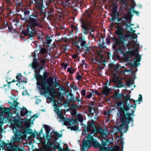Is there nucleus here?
I'll return each mask as SVG.
<instances>
[{
  "instance_id": "bf43d9fd",
  "label": "nucleus",
  "mask_w": 151,
  "mask_h": 151,
  "mask_svg": "<svg viewBox=\"0 0 151 151\" xmlns=\"http://www.w3.org/2000/svg\"><path fill=\"white\" fill-rule=\"evenodd\" d=\"M86 90L83 89V90L81 91V94L82 96H85L86 95Z\"/></svg>"
},
{
  "instance_id": "5701e85b",
  "label": "nucleus",
  "mask_w": 151,
  "mask_h": 151,
  "mask_svg": "<svg viewBox=\"0 0 151 151\" xmlns=\"http://www.w3.org/2000/svg\"><path fill=\"white\" fill-rule=\"evenodd\" d=\"M11 141L10 142V151H24L23 150L19 148L17 145L11 146L12 145Z\"/></svg>"
},
{
  "instance_id": "3c124183",
  "label": "nucleus",
  "mask_w": 151,
  "mask_h": 151,
  "mask_svg": "<svg viewBox=\"0 0 151 151\" xmlns=\"http://www.w3.org/2000/svg\"><path fill=\"white\" fill-rule=\"evenodd\" d=\"M140 64V63H137V62H134V63L132 64V67L135 68L137 67V65H139Z\"/></svg>"
},
{
  "instance_id": "dca6fc26",
  "label": "nucleus",
  "mask_w": 151,
  "mask_h": 151,
  "mask_svg": "<svg viewBox=\"0 0 151 151\" xmlns=\"http://www.w3.org/2000/svg\"><path fill=\"white\" fill-rule=\"evenodd\" d=\"M45 7L42 3H38L36 5L35 10L39 14H44Z\"/></svg>"
},
{
  "instance_id": "473e14b6",
  "label": "nucleus",
  "mask_w": 151,
  "mask_h": 151,
  "mask_svg": "<svg viewBox=\"0 0 151 151\" xmlns=\"http://www.w3.org/2000/svg\"><path fill=\"white\" fill-rule=\"evenodd\" d=\"M122 4V7L120 8V10H121V8L123 7L125 8V6L128 4L127 2V0H118Z\"/></svg>"
},
{
  "instance_id": "4c0bfd02",
  "label": "nucleus",
  "mask_w": 151,
  "mask_h": 151,
  "mask_svg": "<svg viewBox=\"0 0 151 151\" xmlns=\"http://www.w3.org/2000/svg\"><path fill=\"white\" fill-rule=\"evenodd\" d=\"M5 115L0 112V124H2L4 123L3 120L5 119Z\"/></svg>"
},
{
  "instance_id": "e433bc0d",
  "label": "nucleus",
  "mask_w": 151,
  "mask_h": 151,
  "mask_svg": "<svg viewBox=\"0 0 151 151\" xmlns=\"http://www.w3.org/2000/svg\"><path fill=\"white\" fill-rule=\"evenodd\" d=\"M123 19H124V20L126 19L125 17H119L117 18L116 20L117 21V22L118 23H119V22H122V24H124L125 23V21L124 20H123Z\"/></svg>"
},
{
  "instance_id": "a18cd8bd",
  "label": "nucleus",
  "mask_w": 151,
  "mask_h": 151,
  "mask_svg": "<svg viewBox=\"0 0 151 151\" xmlns=\"http://www.w3.org/2000/svg\"><path fill=\"white\" fill-rule=\"evenodd\" d=\"M93 107L91 106H89L88 108V110L89 112V114L90 115H93L94 113L93 112H92V111L93 109Z\"/></svg>"
},
{
  "instance_id": "393cba45",
  "label": "nucleus",
  "mask_w": 151,
  "mask_h": 151,
  "mask_svg": "<svg viewBox=\"0 0 151 151\" xmlns=\"http://www.w3.org/2000/svg\"><path fill=\"white\" fill-rule=\"evenodd\" d=\"M56 110H55V111L57 114L58 117L60 119V121H63L65 119L64 116L61 113L60 111L58 109L57 111H55Z\"/></svg>"
},
{
  "instance_id": "c85d7f7f",
  "label": "nucleus",
  "mask_w": 151,
  "mask_h": 151,
  "mask_svg": "<svg viewBox=\"0 0 151 151\" xmlns=\"http://www.w3.org/2000/svg\"><path fill=\"white\" fill-rule=\"evenodd\" d=\"M73 0H68L63 2V4L65 6L67 7H70L71 6V5L73 4Z\"/></svg>"
},
{
  "instance_id": "f3484780",
  "label": "nucleus",
  "mask_w": 151,
  "mask_h": 151,
  "mask_svg": "<svg viewBox=\"0 0 151 151\" xmlns=\"http://www.w3.org/2000/svg\"><path fill=\"white\" fill-rule=\"evenodd\" d=\"M0 112L3 114H6L7 117L6 118L9 122V108H2L0 106Z\"/></svg>"
},
{
  "instance_id": "4468645a",
  "label": "nucleus",
  "mask_w": 151,
  "mask_h": 151,
  "mask_svg": "<svg viewBox=\"0 0 151 151\" xmlns=\"http://www.w3.org/2000/svg\"><path fill=\"white\" fill-rule=\"evenodd\" d=\"M6 14L4 15V16L6 17V21H4V24L2 26V28L3 29H5L6 28L8 27V31H9V26L8 24V20H9V6L8 5V4H6Z\"/></svg>"
},
{
  "instance_id": "aec40b11",
  "label": "nucleus",
  "mask_w": 151,
  "mask_h": 151,
  "mask_svg": "<svg viewBox=\"0 0 151 151\" xmlns=\"http://www.w3.org/2000/svg\"><path fill=\"white\" fill-rule=\"evenodd\" d=\"M63 121L64 122V124L66 126L71 125V123L72 124H75L77 122L76 120L75 119L70 118L68 119H65L63 120Z\"/></svg>"
},
{
  "instance_id": "49530a36",
  "label": "nucleus",
  "mask_w": 151,
  "mask_h": 151,
  "mask_svg": "<svg viewBox=\"0 0 151 151\" xmlns=\"http://www.w3.org/2000/svg\"><path fill=\"white\" fill-rule=\"evenodd\" d=\"M100 150L101 151H112L110 150L108 147H105L101 148Z\"/></svg>"
},
{
  "instance_id": "72a5a7b5",
  "label": "nucleus",
  "mask_w": 151,
  "mask_h": 151,
  "mask_svg": "<svg viewBox=\"0 0 151 151\" xmlns=\"http://www.w3.org/2000/svg\"><path fill=\"white\" fill-rule=\"evenodd\" d=\"M48 141L46 145V147L48 150H52V147L53 146V143L49 141V140Z\"/></svg>"
},
{
  "instance_id": "cd10ccee",
  "label": "nucleus",
  "mask_w": 151,
  "mask_h": 151,
  "mask_svg": "<svg viewBox=\"0 0 151 151\" xmlns=\"http://www.w3.org/2000/svg\"><path fill=\"white\" fill-rule=\"evenodd\" d=\"M96 60L97 62H99L100 63L102 64L104 62L105 60L104 58L102 56H99L96 57Z\"/></svg>"
},
{
  "instance_id": "4be33fe9",
  "label": "nucleus",
  "mask_w": 151,
  "mask_h": 151,
  "mask_svg": "<svg viewBox=\"0 0 151 151\" xmlns=\"http://www.w3.org/2000/svg\"><path fill=\"white\" fill-rule=\"evenodd\" d=\"M30 13V11L29 9H26L24 11V17H21V20H24L25 22L27 21L29 19V17Z\"/></svg>"
},
{
  "instance_id": "0e129e2a",
  "label": "nucleus",
  "mask_w": 151,
  "mask_h": 151,
  "mask_svg": "<svg viewBox=\"0 0 151 151\" xmlns=\"http://www.w3.org/2000/svg\"><path fill=\"white\" fill-rule=\"evenodd\" d=\"M132 39H136L137 37V35L136 34H134L132 35Z\"/></svg>"
},
{
  "instance_id": "f03ea898",
  "label": "nucleus",
  "mask_w": 151,
  "mask_h": 151,
  "mask_svg": "<svg viewBox=\"0 0 151 151\" xmlns=\"http://www.w3.org/2000/svg\"><path fill=\"white\" fill-rule=\"evenodd\" d=\"M16 96L12 94L10 96V123H19L20 122L18 118L20 113L21 116H28V111L24 107L20 108L18 106L19 103L17 101Z\"/></svg>"
},
{
  "instance_id": "c9c22d12",
  "label": "nucleus",
  "mask_w": 151,
  "mask_h": 151,
  "mask_svg": "<svg viewBox=\"0 0 151 151\" xmlns=\"http://www.w3.org/2000/svg\"><path fill=\"white\" fill-rule=\"evenodd\" d=\"M141 56L139 54H137V55L135 58L133 59L134 62H140L141 61Z\"/></svg>"
},
{
  "instance_id": "de8ad7c7",
  "label": "nucleus",
  "mask_w": 151,
  "mask_h": 151,
  "mask_svg": "<svg viewBox=\"0 0 151 151\" xmlns=\"http://www.w3.org/2000/svg\"><path fill=\"white\" fill-rule=\"evenodd\" d=\"M53 86H54V88H55L58 86H60V85H59V83L58 82H57L56 81V79H55V81L53 83Z\"/></svg>"
},
{
  "instance_id": "20e7f679",
  "label": "nucleus",
  "mask_w": 151,
  "mask_h": 151,
  "mask_svg": "<svg viewBox=\"0 0 151 151\" xmlns=\"http://www.w3.org/2000/svg\"><path fill=\"white\" fill-rule=\"evenodd\" d=\"M92 13V11L86 10L83 14L85 17L81 18L80 19L81 24V27L84 35H88V31H90L89 34L92 37L94 36L93 34H92L95 31V30L93 28V26L92 24L93 22V18L91 16Z\"/></svg>"
},
{
  "instance_id": "412c9836",
  "label": "nucleus",
  "mask_w": 151,
  "mask_h": 151,
  "mask_svg": "<svg viewBox=\"0 0 151 151\" xmlns=\"http://www.w3.org/2000/svg\"><path fill=\"white\" fill-rule=\"evenodd\" d=\"M43 125L47 133L46 137V139L47 140H50L52 137L50 134H49L51 129L49 126L47 125Z\"/></svg>"
},
{
  "instance_id": "a211bd4d",
  "label": "nucleus",
  "mask_w": 151,
  "mask_h": 151,
  "mask_svg": "<svg viewBox=\"0 0 151 151\" xmlns=\"http://www.w3.org/2000/svg\"><path fill=\"white\" fill-rule=\"evenodd\" d=\"M96 127L95 125V122L93 120H91L88 121L87 122V126L84 129V131L87 132H88L89 129H91L90 128H94Z\"/></svg>"
},
{
  "instance_id": "69168bd1",
  "label": "nucleus",
  "mask_w": 151,
  "mask_h": 151,
  "mask_svg": "<svg viewBox=\"0 0 151 151\" xmlns=\"http://www.w3.org/2000/svg\"><path fill=\"white\" fill-rule=\"evenodd\" d=\"M106 42L108 45L110 44V41L109 38L107 37L106 38Z\"/></svg>"
},
{
  "instance_id": "8fccbe9b",
  "label": "nucleus",
  "mask_w": 151,
  "mask_h": 151,
  "mask_svg": "<svg viewBox=\"0 0 151 151\" xmlns=\"http://www.w3.org/2000/svg\"><path fill=\"white\" fill-rule=\"evenodd\" d=\"M58 145V147H57L56 148L58 150V151H63V149L64 148H63L61 147L60 146V143H57Z\"/></svg>"
},
{
  "instance_id": "864d4df0",
  "label": "nucleus",
  "mask_w": 151,
  "mask_h": 151,
  "mask_svg": "<svg viewBox=\"0 0 151 151\" xmlns=\"http://www.w3.org/2000/svg\"><path fill=\"white\" fill-rule=\"evenodd\" d=\"M87 93H89L87 95L86 97L88 99H90L92 96V93L90 92H87Z\"/></svg>"
},
{
  "instance_id": "f704fd0d",
  "label": "nucleus",
  "mask_w": 151,
  "mask_h": 151,
  "mask_svg": "<svg viewBox=\"0 0 151 151\" xmlns=\"http://www.w3.org/2000/svg\"><path fill=\"white\" fill-rule=\"evenodd\" d=\"M101 40V39L99 38V41H100V42L99 44V47L101 49L105 48L106 47V46H105V43L103 39L102 40L103 42L101 43L100 41Z\"/></svg>"
},
{
  "instance_id": "ea45409f",
  "label": "nucleus",
  "mask_w": 151,
  "mask_h": 151,
  "mask_svg": "<svg viewBox=\"0 0 151 151\" xmlns=\"http://www.w3.org/2000/svg\"><path fill=\"white\" fill-rule=\"evenodd\" d=\"M131 99V100L133 101V103H135V102L136 101H141L142 100V97L141 95L140 94L139 95V97L138 99L137 100H135L132 99Z\"/></svg>"
},
{
  "instance_id": "79ce46f5",
  "label": "nucleus",
  "mask_w": 151,
  "mask_h": 151,
  "mask_svg": "<svg viewBox=\"0 0 151 151\" xmlns=\"http://www.w3.org/2000/svg\"><path fill=\"white\" fill-rule=\"evenodd\" d=\"M114 50V52L113 55L112 59L113 60H116L119 59L120 58V56H119V57H118V56H117L116 55V53H115V51H116V50Z\"/></svg>"
},
{
  "instance_id": "2f4dec72",
  "label": "nucleus",
  "mask_w": 151,
  "mask_h": 151,
  "mask_svg": "<svg viewBox=\"0 0 151 151\" xmlns=\"http://www.w3.org/2000/svg\"><path fill=\"white\" fill-rule=\"evenodd\" d=\"M9 146V143H7L4 141H1L0 143V147H2L3 149L6 147L7 148Z\"/></svg>"
},
{
  "instance_id": "f257e3e1",
  "label": "nucleus",
  "mask_w": 151,
  "mask_h": 151,
  "mask_svg": "<svg viewBox=\"0 0 151 151\" xmlns=\"http://www.w3.org/2000/svg\"><path fill=\"white\" fill-rule=\"evenodd\" d=\"M116 102L118 106L117 109L118 110L117 115L120 118V122L122 123L117 127V129L119 132L122 134L123 131L122 129H124L125 130L124 132H126L128 130V125L131 122H132L131 126L132 127L134 125V119L133 117H132V116L133 115V116H135L134 113L135 110L134 111L131 110L132 113H130L129 112V107H133L135 109L137 105L136 104L134 105H130L131 99L129 95L125 96L123 102L119 101H117Z\"/></svg>"
},
{
  "instance_id": "c756f323",
  "label": "nucleus",
  "mask_w": 151,
  "mask_h": 151,
  "mask_svg": "<svg viewBox=\"0 0 151 151\" xmlns=\"http://www.w3.org/2000/svg\"><path fill=\"white\" fill-rule=\"evenodd\" d=\"M22 77L21 73H19L18 75H17L16 76V78L17 80H18L19 83L20 82H24L25 83H26L27 82L26 81H24V80L22 79L21 78Z\"/></svg>"
},
{
  "instance_id": "b1692460",
  "label": "nucleus",
  "mask_w": 151,
  "mask_h": 151,
  "mask_svg": "<svg viewBox=\"0 0 151 151\" xmlns=\"http://www.w3.org/2000/svg\"><path fill=\"white\" fill-rule=\"evenodd\" d=\"M111 90V88H108L107 86H105L103 88L102 93L104 95H108L109 94V92Z\"/></svg>"
},
{
  "instance_id": "5fc2aeb1",
  "label": "nucleus",
  "mask_w": 151,
  "mask_h": 151,
  "mask_svg": "<svg viewBox=\"0 0 151 151\" xmlns=\"http://www.w3.org/2000/svg\"><path fill=\"white\" fill-rule=\"evenodd\" d=\"M101 148H102L104 147H105L106 145V141H102L101 142Z\"/></svg>"
},
{
  "instance_id": "6e6552de",
  "label": "nucleus",
  "mask_w": 151,
  "mask_h": 151,
  "mask_svg": "<svg viewBox=\"0 0 151 151\" xmlns=\"http://www.w3.org/2000/svg\"><path fill=\"white\" fill-rule=\"evenodd\" d=\"M53 78L50 77L47 79L46 82V86H38V88L39 90L40 94H48L49 95L52 96L54 94L55 88L53 87H51L53 84Z\"/></svg>"
},
{
  "instance_id": "a19ab883",
  "label": "nucleus",
  "mask_w": 151,
  "mask_h": 151,
  "mask_svg": "<svg viewBox=\"0 0 151 151\" xmlns=\"http://www.w3.org/2000/svg\"><path fill=\"white\" fill-rule=\"evenodd\" d=\"M121 69V67L119 65H117L114 68V70L116 72H118V70Z\"/></svg>"
},
{
  "instance_id": "7c9ffc66",
  "label": "nucleus",
  "mask_w": 151,
  "mask_h": 151,
  "mask_svg": "<svg viewBox=\"0 0 151 151\" xmlns=\"http://www.w3.org/2000/svg\"><path fill=\"white\" fill-rule=\"evenodd\" d=\"M53 134V135H55L56 136L55 137V141L57 140L58 138L61 137L62 136V134H60L59 133L57 132H55L54 130L52 132V133H51L50 134Z\"/></svg>"
},
{
  "instance_id": "13d9d810",
  "label": "nucleus",
  "mask_w": 151,
  "mask_h": 151,
  "mask_svg": "<svg viewBox=\"0 0 151 151\" xmlns=\"http://www.w3.org/2000/svg\"><path fill=\"white\" fill-rule=\"evenodd\" d=\"M61 65L64 66V69L65 70L68 66V63H61Z\"/></svg>"
},
{
  "instance_id": "f8f14e48",
  "label": "nucleus",
  "mask_w": 151,
  "mask_h": 151,
  "mask_svg": "<svg viewBox=\"0 0 151 151\" xmlns=\"http://www.w3.org/2000/svg\"><path fill=\"white\" fill-rule=\"evenodd\" d=\"M38 59L35 56L34 57L33 62L32 64V68L34 70V72L38 69H39L41 67H44L46 65V61L45 59H43L40 61L41 64L40 65L39 63L37 61Z\"/></svg>"
},
{
  "instance_id": "0eeeda50",
  "label": "nucleus",
  "mask_w": 151,
  "mask_h": 151,
  "mask_svg": "<svg viewBox=\"0 0 151 151\" xmlns=\"http://www.w3.org/2000/svg\"><path fill=\"white\" fill-rule=\"evenodd\" d=\"M91 145L94 148H99L100 150L101 148V144L98 142L93 136L89 134L83 139L82 143V151H85L86 148L88 149Z\"/></svg>"
},
{
  "instance_id": "9b49d317",
  "label": "nucleus",
  "mask_w": 151,
  "mask_h": 151,
  "mask_svg": "<svg viewBox=\"0 0 151 151\" xmlns=\"http://www.w3.org/2000/svg\"><path fill=\"white\" fill-rule=\"evenodd\" d=\"M87 45L85 38L81 34V36L77 37L74 41V45L78 50L83 49L85 45Z\"/></svg>"
},
{
  "instance_id": "603ef678",
  "label": "nucleus",
  "mask_w": 151,
  "mask_h": 151,
  "mask_svg": "<svg viewBox=\"0 0 151 151\" xmlns=\"http://www.w3.org/2000/svg\"><path fill=\"white\" fill-rule=\"evenodd\" d=\"M48 9H49V11L48 12V13L52 14L54 12L53 7L52 6L50 7H49Z\"/></svg>"
},
{
  "instance_id": "774afa93",
  "label": "nucleus",
  "mask_w": 151,
  "mask_h": 151,
  "mask_svg": "<svg viewBox=\"0 0 151 151\" xmlns=\"http://www.w3.org/2000/svg\"><path fill=\"white\" fill-rule=\"evenodd\" d=\"M135 6V5H134L133 6L131 5L130 8V10L131 11H132V12H133V10H134V8Z\"/></svg>"
},
{
  "instance_id": "4d7b16f0",
  "label": "nucleus",
  "mask_w": 151,
  "mask_h": 151,
  "mask_svg": "<svg viewBox=\"0 0 151 151\" xmlns=\"http://www.w3.org/2000/svg\"><path fill=\"white\" fill-rule=\"evenodd\" d=\"M46 49L45 48H42L40 51V52L42 54H44L46 52Z\"/></svg>"
},
{
  "instance_id": "09e8293b",
  "label": "nucleus",
  "mask_w": 151,
  "mask_h": 151,
  "mask_svg": "<svg viewBox=\"0 0 151 151\" xmlns=\"http://www.w3.org/2000/svg\"><path fill=\"white\" fill-rule=\"evenodd\" d=\"M70 129L71 130L76 131L78 129V127L76 126L75 125H74L73 126L70 127Z\"/></svg>"
},
{
  "instance_id": "1a4fd4ad",
  "label": "nucleus",
  "mask_w": 151,
  "mask_h": 151,
  "mask_svg": "<svg viewBox=\"0 0 151 151\" xmlns=\"http://www.w3.org/2000/svg\"><path fill=\"white\" fill-rule=\"evenodd\" d=\"M44 68V67H41L40 68L38 69L35 72L34 78L36 79L37 86H42V85H43V86H46V80L49 74L46 71L44 72L43 76L40 74L41 71Z\"/></svg>"
},
{
  "instance_id": "39448f33",
  "label": "nucleus",
  "mask_w": 151,
  "mask_h": 151,
  "mask_svg": "<svg viewBox=\"0 0 151 151\" xmlns=\"http://www.w3.org/2000/svg\"><path fill=\"white\" fill-rule=\"evenodd\" d=\"M39 20L38 15L36 13L29 15L27 21L28 27L26 29L23 30L22 33L25 36L29 37V38L30 39H33L35 37V30L32 29H35L36 27H42Z\"/></svg>"
},
{
  "instance_id": "a878e982",
  "label": "nucleus",
  "mask_w": 151,
  "mask_h": 151,
  "mask_svg": "<svg viewBox=\"0 0 151 151\" xmlns=\"http://www.w3.org/2000/svg\"><path fill=\"white\" fill-rule=\"evenodd\" d=\"M67 92L68 93V94L66 95L67 98H68L69 96H70V99H68V101L69 102L73 101L74 102L75 100L73 95L72 93H70L69 91H67Z\"/></svg>"
},
{
  "instance_id": "423d86ee",
  "label": "nucleus",
  "mask_w": 151,
  "mask_h": 151,
  "mask_svg": "<svg viewBox=\"0 0 151 151\" xmlns=\"http://www.w3.org/2000/svg\"><path fill=\"white\" fill-rule=\"evenodd\" d=\"M22 126L21 122H20L19 123H14L12 126V130H13L12 132L14 133V135L12 138V140L14 142L19 141L23 135L32 134V129H30L28 127L23 128L22 129V131H21L20 129Z\"/></svg>"
},
{
  "instance_id": "e2e57ef3",
  "label": "nucleus",
  "mask_w": 151,
  "mask_h": 151,
  "mask_svg": "<svg viewBox=\"0 0 151 151\" xmlns=\"http://www.w3.org/2000/svg\"><path fill=\"white\" fill-rule=\"evenodd\" d=\"M126 83L127 85L130 86L131 85H132V83H131V81H128L126 82Z\"/></svg>"
},
{
  "instance_id": "680f3d73",
  "label": "nucleus",
  "mask_w": 151,
  "mask_h": 151,
  "mask_svg": "<svg viewBox=\"0 0 151 151\" xmlns=\"http://www.w3.org/2000/svg\"><path fill=\"white\" fill-rule=\"evenodd\" d=\"M76 79L78 80H80L81 79H82L83 78L80 75L76 76Z\"/></svg>"
},
{
  "instance_id": "338daca9",
  "label": "nucleus",
  "mask_w": 151,
  "mask_h": 151,
  "mask_svg": "<svg viewBox=\"0 0 151 151\" xmlns=\"http://www.w3.org/2000/svg\"><path fill=\"white\" fill-rule=\"evenodd\" d=\"M75 101H76L78 103H80L81 102L83 101L82 99L80 100L79 98L78 97H76Z\"/></svg>"
},
{
  "instance_id": "6ab92c4d",
  "label": "nucleus",
  "mask_w": 151,
  "mask_h": 151,
  "mask_svg": "<svg viewBox=\"0 0 151 151\" xmlns=\"http://www.w3.org/2000/svg\"><path fill=\"white\" fill-rule=\"evenodd\" d=\"M124 97L123 93H119L118 92L115 93L113 95L114 100H116L119 99L120 100L119 101H121L122 102H123V100L124 99Z\"/></svg>"
},
{
  "instance_id": "bb28decb",
  "label": "nucleus",
  "mask_w": 151,
  "mask_h": 151,
  "mask_svg": "<svg viewBox=\"0 0 151 151\" xmlns=\"http://www.w3.org/2000/svg\"><path fill=\"white\" fill-rule=\"evenodd\" d=\"M84 47H85V48L84 47L83 49L82 50H83L85 51L84 54H87L90 53L91 50V47L88 46V44L85 45V46Z\"/></svg>"
},
{
  "instance_id": "37998d69",
  "label": "nucleus",
  "mask_w": 151,
  "mask_h": 151,
  "mask_svg": "<svg viewBox=\"0 0 151 151\" xmlns=\"http://www.w3.org/2000/svg\"><path fill=\"white\" fill-rule=\"evenodd\" d=\"M45 40L46 43L48 45L50 44L52 42V40L50 37H46Z\"/></svg>"
},
{
  "instance_id": "58836bf2",
  "label": "nucleus",
  "mask_w": 151,
  "mask_h": 151,
  "mask_svg": "<svg viewBox=\"0 0 151 151\" xmlns=\"http://www.w3.org/2000/svg\"><path fill=\"white\" fill-rule=\"evenodd\" d=\"M78 120L80 122H82L83 121V116L81 114H78L77 116Z\"/></svg>"
},
{
  "instance_id": "052dcab7",
  "label": "nucleus",
  "mask_w": 151,
  "mask_h": 151,
  "mask_svg": "<svg viewBox=\"0 0 151 151\" xmlns=\"http://www.w3.org/2000/svg\"><path fill=\"white\" fill-rule=\"evenodd\" d=\"M12 20V23H13V22H15V23L14 24L16 25L17 22V20L15 19H10V21Z\"/></svg>"
},
{
  "instance_id": "9d476101",
  "label": "nucleus",
  "mask_w": 151,
  "mask_h": 151,
  "mask_svg": "<svg viewBox=\"0 0 151 151\" xmlns=\"http://www.w3.org/2000/svg\"><path fill=\"white\" fill-rule=\"evenodd\" d=\"M115 24L117 25L115 27L116 30L115 31V34L117 36L114 37H111V39L113 40V42H114L124 37H129V35L127 34H124V29L123 26H121L119 23L116 22L115 23H112L111 24V26L113 27Z\"/></svg>"
},
{
  "instance_id": "7ed1b4c3",
  "label": "nucleus",
  "mask_w": 151,
  "mask_h": 151,
  "mask_svg": "<svg viewBox=\"0 0 151 151\" xmlns=\"http://www.w3.org/2000/svg\"><path fill=\"white\" fill-rule=\"evenodd\" d=\"M127 37H124L113 42L112 48L113 50H116L115 53L118 57H119V52L127 59L128 58V55H133L134 53V52L129 51L130 46L131 44L128 42H126Z\"/></svg>"
},
{
  "instance_id": "2eb2a0df",
  "label": "nucleus",
  "mask_w": 151,
  "mask_h": 151,
  "mask_svg": "<svg viewBox=\"0 0 151 151\" xmlns=\"http://www.w3.org/2000/svg\"><path fill=\"white\" fill-rule=\"evenodd\" d=\"M88 132L93 134L95 132L96 133H100L101 134L106 136V133L104 129L102 127H99V128L94 127L93 129H89Z\"/></svg>"
},
{
  "instance_id": "6e6d98bb",
  "label": "nucleus",
  "mask_w": 151,
  "mask_h": 151,
  "mask_svg": "<svg viewBox=\"0 0 151 151\" xmlns=\"http://www.w3.org/2000/svg\"><path fill=\"white\" fill-rule=\"evenodd\" d=\"M72 68H71L68 67L67 69V71L69 73L71 74H72L73 73V72L72 71Z\"/></svg>"
},
{
  "instance_id": "ddd939ff",
  "label": "nucleus",
  "mask_w": 151,
  "mask_h": 151,
  "mask_svg": "<svg viewBox=\"0 0 151 151\" xmlns=\"http://www.w3.org/2000/svg\"><path fill=\"white\" fill-rule=\"evenodd\" d=\"M118 6L116 5L113 6L112 8V12L110 14L111 18L109 19L111 22L115 21L119 16V13L118 11Z\"/></svg>"
},
{
  "instance_id": "c03bdc74",
  "label": "nucleus",
  "mask_w": 151,
  "mask_h": 151,
  "mask_svg": "<svg viewBox=\"0 0 151 151\" xmlns=\"http://www.w3.org/2000/svg\"><path fill=\"white\" fill-rule=\"evenodd\" d=\"M92 92L91 93H92V95H94L95 94L97 95L98 96H100V93L97 90H96L95 89H92L91 90Z\"/></svg>"
}]
</instances>
